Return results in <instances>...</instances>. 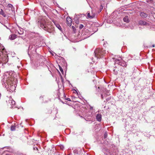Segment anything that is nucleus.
<instances>
[{
	"instance_id": "obj_33",
	"label": "nucleus",
	"mask_w": 155,
	"mask_h": 155,
	"mask_svg": "<svg viewBox=\"0 0 155 155\" xmlns=\"http://www.w3.org/2000/svg\"><path fill=\"white\" fill-rule=\"evenodd\" d=\"M101 98H102V99L103 98V95L102 94L101 95Z\"/></svg>"
},
{
	"instance_id": "obj_17",
	"label": "nucleus",
	"mask_w": 155,
	"mask_h": 155,
	"mask_svg": "<svg viewBox=\"0 0 155 155\" xmlns=\"http://www.w3.org/2000/svg\"><path fill=\"white\" fill-rule=\"evenodd\" d=\"M0 14L2 15L4 17H5L6 16V15L3 11L1 9H0Z\"/></svg>"
},
{
	"instance_id": "obj_28",
	"label": "nucleus",
	"mask_w": 155,
	"mask_h": 155,
	"mask_svg": "<svg viewBox=\"0 0 155 155\" xmlns=\"http://www.w3.org/2000/svg\"><path fill=\"white\" fill-rule=\"evenodd\" d=\"M66 99L69 101H71L70 99L69 98H67Z\"/></svg>"
},
{
	"instance_id": "obj_7",
	"label": "nucleus",
	"mask_w": 155,
	"mask_h": 155,
	"mask_svg": "<svg viewBox=\"0 0 155 155\" xmlns=\"http://www.w3.org/2000/svg\"><path fill=\"white\" fill-rule=\"evenodd\" d=\"M83 36H84V38H86L89 37L92 35V34L90 32L89 30L88 29H86L85 30L84 32H83Z\"/></svg>"
},
{
	"instance_id": "obj_18",
	"label": "nucleus",
	"mask_w": 155,
	"mask_h": 155,
	"mask_svg": "<svg viewBox=\"0 0 155 155\" xmlns=\"http://www.w3.org/2000/svg\"><path fill=\"white\" fill-rule=\"evenodd\" d=\"M31 45H29V46L28 48V51H30V52H31L32 53H34V52H36V51L35 50H33V52H32V49L33 48L32 47H31Z\"/></svg>"
},
{
	"instance_id": "obj_22",
	"label": "nucleus",
	"mask_w": 155,
	"mask_h": 155,
	"mask_svg": "<svg viewBox=\"0 0 155 155\" xmlns=\"http://www.w3.org/2000/svg\"><path fill=\"white\" fill-rule=\"evenodd\" d=\"M58 66H59V69H60V71H61V73L63 74L64 71H63V70L62 68L59 65H58Z\"/></svg>"
},
{
	"instance_id": "obj_23",
	"label": "nucleus",
	"mask_w": 155,
	"mask_h": 155,
	"mask_svg": "<svg viewBox=\"0 0 155 155\" xmlns=\"http://www.w3.org/2000/svg\"><path fill=\"white\" fill-rule=\"evenodd\" d=\"M15 127L14 126H12L11 127V130L12 131H14L15 130Z\"/></svg>"
},
{
	"instance_id": "obj_15",
	"label": "nucleus",
	"mask_w": 155,
	"mask_h": 155,
	"mask_svg": "<svg viewBox=\"0 0 155 155\" xmlns=\"http://www.w3.org/2000/svg\"><path fill=\"white\" fill-rule=\"evenodd\" d=\"M16 38V35L15 34H13L9 36V38L11 40H13L15 39Z\"/></svg>"
},
{
	"instance_id": "obj_39",
	"label": "nucleus",
	"mask_w": 155,
	"mask_h": 155,
	"mask_svg": "<svg viewBox=\"0 0 155 155\" xmlns=\"http://www.w3.org/2000/svg\"><path fill=\"white\" fill-rule=\"evenodd\" d=\"M6 28H7V26H6Z\"/></svg>"
},
{
	"instance_id": "obj_19",
	"label": "nucleus",
	"mask_w": 155,
	"mask_h": 155,
	"mask_svg": "<svg viewBox=\"0 0 155 155\" xmlns=\"http://www.w3.org/2000/svg\"><path fill=\"white\" fill-rule=\"evenodd\" d=\"M118 69L117 68H115L113 70L114 73L115 75H117L118 74Z\"/></svg>"
},
{
	"instance_id": "obj_20",
	"label": "nucleus",
	"mask_w": 155,
	"mask_h": 155,
	"mask_svg": "<svg viewBox=\"0 0 155 155\" xmlns=\"http://www.w3.org/2000/svg\"><path fill=\"white\" fill-rule=\"evenodd\" d=\"M18 33L20 35H21L23 34L24 32L23 29H20L19 31H18Z\"/></svg>"
},
{
	"instance_id": "obj_31",
	"label": "nucleus",
	"mask_w": 155,
	"mask_h": 155,
	"mask_svg": "<svg viewBox=\"0 0 155 155\" xmlns=\"http://www.w3.org/2000/svg\"><path fill=\"white\" fill-rule=\"evenodd\" d=\"M92 61H95V59H94V58H92Z\"/></svg>"
},
{
	"instance_id": "obj_6",
	"label": "nucleus",
	"mask_w": 155,
	"mask_h": 155,
	"mask_svg": "<svg viewBox=\"0 0 155 155\" xmlns=\"http://www.w3.org/2000/svg\"><path fill=\"white\" fill-rule=\"evenodd\" d=\"M15 101L13 100L12 99L10 98L8 101V105L9 106H10V108H16V107L15 106Z\"/></svg>"
},
{
	"instance_id": "obj_13",
	"label": "nucleus",
	"mask_w": 155,
	"mask_h": 155,
	"mask_svg": "<svg viewBox=\"0 0 155 155\" xmlns=\"http://www.w3.org/2000/svg\"><path fill=\"white\" fill-rule=\"evenodd\" d=\"M96 119L97 121H101V115L100 114H98L96 116Z\"/></svg>"
},
{
	"instance_id": "obj_2",
	"label": "nucleus",
	"mask_w": 155,
	"mask_h": 155,
	"mask_svg": "<svg viewBox=\"0 0 155 155\" xmlns=\"http://www.w3.org/2000/svg\"><path fill=\"white\" fill-rule=\"evenodd\" d=\"M38 25L43 29L48 32L51 33L53 31L54 29L50 25H47L45 19L42 18H41L38 21Z\"/></svg>"
},
{
	"instance_id": "obj_11",
	"label": "nucleus",
	"mask_w": 155,
	"mask_h": 155,
	"mask_svg": "<svg viewBox=\"0 0 155 155\" xmlns=\"http://www.w3.org/2000/svg\"><path fill=\"white\" fill-rule=\"evenodd\" d=\"M53 21L56 27L60 31H61L62 30V29L59 24H58L57 22L54 21Z\"/></svg>"
},
{
	"instance_id": "obj_30",
	"label": "nucleus",
	"mask_w": 155,
	"mask_h": 155,
	"mask_svg": "<svg viewBox=\"0 0 155 155\" xmlns=\"http://www.w3.org/2000/svg\"><path fill=\"white\" fill-rule=\"evenodd\" d=\"M75 23L76 24H78L79 23V22L78 20H76L75 21Z\"/></svg>"
},
{
	"instance_id": "obj_27",
	"label": "nucleus",
	"mask_w": 155,
	"mask_h": 155,
	"mask_svg": "<svg viewBox=\"0 0 155 155\" xmlns=\"http://www.w3.org/2000/svg\"><path fill=\"white\" fill-rule=\"evenodd\" d=\"M60 148L61 150H63L64 148V147L63 146H60Z\"/></svg>"
},
{
	"instance_id": "obj_21",
	"label": "nucleus",
	"mask_w": 155,
	"mask_h": 155,
	"mask_svg": "<svg viewBox=\"0 0 155 155\" xmlns=\"http://www.w3.org/2000/svg\"><path fill=\"white\" fill-rule=\"evenodd\" d=\"M87 17L88 18H93V17H94V15H92V16H91L90 15V13H88L87 14Z\"/></svg>"
},
{
	"instance_id": "obj_1",
	"label": "nucleus",
	"mask_w": 155,
	"mask_h": 155,
	"mask_svg": "<svg viewBox=\"0 0 155 155\" xmlns=\"http://www.w3.org/2000/svg\"><path fill=\"white\" fill-rule=\"evenodd\" d=\"M11 77L8 78V79L7 81V83L9 87L11 89H13L15 88L17 82L18 80L17 79V76L14 72H12L11 74H10Z\"/></svg>"
},
{
	"instance_id": "obj_24",
	"label": "nucleus",
	"mask_w": 155,
	"mask_h": 155,
	"mask_svg": "<svg viewBox=\"0 0 155 155\" xmlns=\"http://www.w3.org/2000/svg\"><path fill=\"white\" fill-rule=\"evenodd\" d=\"M73 152L74 154H78V151L77 150H74Z\"/></svg>"
},
{
	"instance_id": "obj_32",
	"label": "nucleus",
	"mask_w": 155,
	"mask_h": 155,
	"mask_svg": "<svg viewBox=\"0 0 155 155\" xmlns=\"http://www.w3.org/2000/svg\"><path fill=\"white\" fill-rule=\"evenodd\" d=\"M72 28H73V29L74 30V29H75V27H74V26H72Z\"/></svg>"
},
{
	"instance_id": "obj_26",
	"label": "nucleus",
	"mask_w": 155,
	"mask_h": 155,
	"mask_svg": "<svg viewBox=\"0 0 155 155\" xmlns=\"http://www.w3.org/2000/svg\"><path fill=\"white\" fill-rule=\"evenodd\" d=\"M107 133H105L104 134V137L105 138H107Z\"/></svg>"
},
{
	"instance_id": "obj_8",
	"label": "nucleus",
	"mask_w": 155,
	"mask_h": 155,
	"mask_svg": "<svg viewBox=\"0 0 155 155\" xmlns=\"http://www.w3.org/2000/svg\"><path fill=\"white\" fill-rule=\"evenodd\" d=\"M38 36V35L34 32H31L29 33L28 37L30 39H32L35 38H37Z\"/></svg>"
},
{
	"instance_id": "obj_4",
	"label": "nucleus",
	"mask_w": 155,
	"mask_h": 155,
	"mask_svg": "<svg viewBox=\"0 0 155 155\" xmlns=\"http://www.w3.org/2000/svg\"><path fill=\"white\" fill-rule=\"evenodd\" d=\"M95 58L97 59L103 57V56L106 53V50L102 49H96L94 51Z\"/></svg>"
},
{
	"instance_id": "obj_29",
	"label": "nucleus",
	"mask_w": 155,
	"mask_h": 155,
	"mask_svg": "<svg viewBox=\"0 0 155 155\" xmlns=\"http://www.w3.org/2000/svg\"><path fill=\"white\" fill-rule=\"evenodd\" d=\"M8 5L9 7L10 8H11V7H12V5L11 4H9Z\"/></svg>"
},
{
	"instance_id": "obj_5",
	"label": "nucleus",
	"mask_w": 155,
	"mask_h": 155,
	"mask_svg": "<svg viewBox=\"0 0 155 155\" xmlns=\"http://www.w3.org/2000/svg\"><path fill=\"white\" fill-rule=\"evenodd\" d=\"M113 58L115 59L114 62L115 64H117L123 67L126 66L127 64L126 62L122 59L120 56L118 57V56H115V57L114 58Z\"/></svg>"
},
{
	"instance_id": "obj_12",
	"label": "nucleus",
	"mask_w": 155,
	"mask_h": 155,
	"mask_svg": "<svg viewBox=\"0 0 155 155\" xmlns=\"http://www.w3.org/2000/svg\"><path fill=\"white\" fill-rule=\"evenodd\" d=\"M138 24L141 25H147V23L144 21L140 20L139 21Z\"/></svg>"
},
{
	"instance_id": "obj_25",
	"label": "nucleus",
	"mask_w": 155,
	"mask_h": 155,
	"mask_svg": "<svg viewBox=\"0 0 155 155\" xmlns=\"http://www.w3.org/2000/svg\"><path fill=\"white\" fill-rule=\"evenodd\" d=\"M83 27L84 26L83 25L80 24L79 25V28L80 29H81L82 28H83Z\"/></svg>"
},
{
	"instance_id": "obj_34",
	"label": "nucleus",
	"mask_w": 155,
	"mask_h": 155,
	"mask_svg": "<svg viewBox=\"0 0 155 155\" xmlns=\"http://www.w3.org/2000/svg\"><path fill=\"white\" fill-rule=\"evenodd\" d=\"M110 99V98H107V100H109Z\"/></svg>"
},
{
	"instance_id": "obj_38",
	"label": "nucleus",
	"mask_w": 155,
	"mask_h": 155,
	"mask_svg": "<svg viewBox=\"0 0 155 155\" xmlns=\"http://www.w3.org/2000/svg\"><path fill=\"white\" fill-rule=\"evenodd\" d=\"M68 155H71V154H69Z\"/></svg>"
},
{
	"instance_id": "obj_36",
	"label": "nucleus",
	"mask_w": 155,
	"mask_h": 155,
	"mask_svg": "<svg viewBox=\"0 0 155 155\" xmlns=\"http://www.w3.org/2000/svg\"><path fill=\"white\" fill-rule=\"evenodd\" d=\"M35 148H36V149H38L37 148V147H35V148H34V149H35Z\"/></svg>"
},
{
	"instance_id": "obj_3",
	"label": "nucleus",
	"mask_w": 155,
	"mask_h": 155,
	"mask_svg": "<svg viewBox=\"0 0 155 155\" xmlns=\"http://www.w3.org/2000/svg\"><path fill=\"white\" fill-rule=\"evenodd\" d=\"M4 49V48L2 46L0 48V61L2 65L5 64L8 61V57L6 54H3L2 51Z\"/></svg>"
},
{
	"instance_id": "obj_37",
	"label": "nucleus",
	"mask_w": 155,
	"mask_h": 155,
	"mask_svg": "<svg viewBox=\"0 0 155 155\" xmlns=\"http://www.w3.org/2000/svg\"><path fill=\"white\" fill-rule=\"evenodd\" d=\"M18 26V27L19 28H20V27L19 26Z\"/></svg>"
},
{
	"instance_id": "obj_10",
	"label": "nucleus",
	"mask_w": 155,
	"mask_h": 155,
	"mask_svg": "<svg viewBox=\"0 0 155 155\" xmlns=\"http://www.w3.org/2000/svg\"><path fill=\"white\" fill-rule=\"evenodd\" d=\"M67 25L70 26L71 25L72 20L70 17H67L66 18Z\"/></svg>"
},
{
	"instance_id": "obj_16",
	"label": "nucleus",
	"mask_w": 155,
	"mask_h": 155,
	"mask_svg": "<svg viewBox=\"0 0 155 155\" xmlns=\"http://www.w3.org/2000/svg\"><path fill=\"white\" fill-rule=\"evenodd\" d=\"M123 20L124 22L128 23L129 22V20L127 16H126L123 18Z\"/></svg>"
},
{
	"instance_id": "obj_35",
	"label": "nucleus",
	"mask_w": 155,
	"mask_h": 155,
	"mask_svg": "<svg viewBox=\"0 0 155 155\" xmlns=\"http://www.w3.org/2000/svg\"><path fill=\"white\" fill-rule=\"evenodd\" d=\"M155 47V45H152V47Z\"/></svg>"
},
{
	"instance_id": "obj_14",
	"label": "nucleus",
	"mask_w": 155,
	"mask_h": 155,
	"mask_svg": "<svg viewBox=\"0 0 155 155\" xmlns=\"http://www.w3.org/2000/svg\"><path fill=\"white\" fill-rule=\"evenodd\" d=\"M140 15L141 17L143 18H146L148 15L147 14L144 13L143 12H142L140 13Z\"/></svg>"
},
{
	"instance_id": "obj_9",
	"label": "nucleus",
	"mask_w": 155,
	"mask_h": 155,
	"mask_svg": "<svg viewBox=\"0 0 155 155\" xmlns=\"http://www.w3.org/2000/svg\"><path fill=\"white\" fill-rule=\"evenodd\" d=\"M103 151L104 153V154L106 155H112L113 154V153H111V152L110 151V150H109V149L107 148H104L103 150Z\"/></svg>"
}]
</instances>
